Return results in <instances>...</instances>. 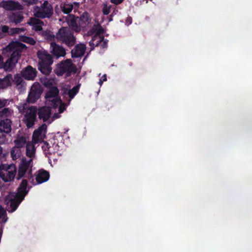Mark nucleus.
I'll use <instances>...</instances> for the list:
<instances>
[{
	"mask_svg": "<svg viewBox=\"0 0 252 252\" xmlns=\"http://www.w3.org/2000/svg\"><path fill=\"white\" fill-rule=\"evenodd\" d=\"M26 48L25 44L18 41L9 43L5 48L9 58L5 62H3L0 68H2L7 72L12 71L20 59L23 49Z\"/></svg>",
	"mask_w": 252,
	"mask_h": 252,
	"instance_id": "nucleus-1",
	"label": "nucleus"
},
{
	"mask_svg": "<svg viewBox=\"0 0 252 252\" xmlns=\"http://www.w3.org/2000/svg\"><path fill=\"white\" fill-rule=\"evenodd\" d=\"M32 168V159H27L26 158H22L18 166L16 179L20 180L22 178H27L30 183L34 185H36L34 181Z\"/></svg>",
	"mask_w": 252,
	"mask_h": 252,
	"instance_id": "nucleus-2",
	"label": "nucleus"
},
{
	"mask_svg": "<svg viewBox=\"0 0 252 252\" xmlns=\"http://www.w3.org/2000/svg\"><path fill=\"white\" fill-rule=\"evenodd\" d=\"M37 56L39 59L38 69L45 75H49L52 70L51 65L53 63L52 56L46 51H38Z\"/></svg>",
	"mask_w": 252,
	"mask_h": 252,
	"instance_id": "nucleus-3",
	"label": "nucleus"
},
{
	"mask_svg": "<svg viewBox=\"0 0 252 252\" xmlns=\"http://www.w3.org/2000/svg\"><path fill=\"white\" fill-rule=\"evenodd\" d=\"M56 38L60 42L67 47L72 48L76 42V37L73 32L67 27H62L56 33Z\"/></svg>",
	"mask_w": 252,
	"mask_h": 252,
	"instance_id": "nucleus-4",
	"label": "nucleus"
},
{
	"mask_svg": "<svg viewBox=\"0 0 252 252\" xmlns=\"http://www.w3.org/2000/svg\"><path fill=\"white\" fill-rule=\"evenodd\" d=\"M17 168L14 164H2L0 165V179L4 182L13 181L16 177Z\"/></svg>",
	"mask_w": 252,
	"mask_h": 252,
	"instance_id": "nucleus-5",
	"label": "nucleus"
},
{
	"mask_svg": "<svg viewBox=\"0 0 252 252\" xmlns=\"http://www.w3.org/2000/svg\"><path fill=\"white\" fill-rule=\"evenodd\" d=\"M34 16L38 18H49L53 14L52 5L47 0L44 1L41 7L35 6L33 9Z\"/></svg>",
	"mask_w": 252,
	"mask_h": 252,
	"instance_id": "nucleus-6",
	"label": "nucleus"
},
{
	"mask_svg": "<svg viewBox=\"0 0 252 252\" xmlns=\"http://www.w3.org/2000/svg\"><path fill=\"white\" fill-rule=\"evenodd\" d=\"M77 68L71 59H66L57 64L56 74L63 75L66 73L67 76H69L72 73H75Z\"/></svg>",
	"mask_w": 252,
	"mask_h": 252,
	"instance_id": "nucleus-7",
	"label": "nucleus"
},
{
	"mask_svg": "<svg viewBox=\"0 0 252 252\" xmlns=\"http://www.w3.org/2000/svg\"><path fill=\"white\" fill-rule=\"evenodd\" d=\"M43 89L40 84L34 83L29 92L27 101L29 103H35L40 98Z\"/></svg>",
	"mask_w": 252,
	"mask_h": 252,
	"instance_id": "nucleus-8",
	"label": "nucleus"
},
{
	"mask_svg": "<svg viewBox=\"0 0 252 252\" xmlns=\"http://www.w3.org/2000/svg\"><path fill=\"white\" fill-rule=\"evenodd\" d=\"M37 109L36 106H32L26 112L23 120L27 127L29 128L32 127L36 121Z\"/></svg>",
	"mask_w": 252,
	"mask_h": 252,
	"instance_id": "nucleus-9",
	"label": "nucleus"
},
{
	"mask_svg": "<svg viewBox=\"0 0 252 252\" xmlns=\"http://www.w3.org/2000/svg\"><path fill=\"white\" fill-rule=\"evenodd\" d=\"M0 6L6 10H20L23 9V6L18 1L12 0H2L0 3Z\"/></svg>",
	"mask_w": 252,
	"mask_h": 252,
	"instance_id": "nucleus-10",
	"label": "nucleus"
},
{
	"mask_svg": "<svg viewBox=\"0 0 252 252\" xmlns=\"http://www.w3.org/2000/svg\"><path fill=\"white\" fill-rule=\"evenodd\" d=\"M47 132V126L45 124H43L39 127L35 129L32 134V141L34 144H37L43 141V136Z\"/></svg>",
	"mask_w": 252,
	"mask_h": 252,
	"instance_id": "nucleus-11",
	"label": "nucleus"
},
{
	"mask_svg": "<svg viewBox=\"0 0 252 252\" xmlns=\"http://www.w3.org/2000/svg\"><path fill=\"white\" fill-rule=\"evenodd\" d=\"M21 74L26 80H33L36 76L37 71L32 66L28 65L21 71Z\"/></svg>",
	"mask_w": 252,
	"mask_h": 252,
	"instance_id": "nucleus-12",
	"label": "nucleus"
},
{
	"mask_svg": "<svg viewBox=\"0 0 252 252\" xmlns=\"http://www.w3.org/2000/svg\"><path fill=\"white\" fill-rule=\"evenodd\" d=\"M27 186L28 180L26 179H23L17 189V192L15 195L18 198H20L21 200H23L26 195L28 193Z\"/></svg>",
	"mask_w": 252,
	"mask_h": 252,
	"instance_id": "nucleus-13",
	"label": "nucleus"
},
{
	"mask_svg": "<svg viewBox=\"0 0 252 252\" xmlns=\"http://www.w3.org/2000/svg\"><path fill=\"white\" fill-rule=\"evenodd\" d=\"M38 118L43 122H46L51 116V110L49 107L44 106L40 108L37 113Z\"/></svg>",
	"mask_w": 252,
	"mask_h": 252,
	"instance_id": "nucleus-14",
	"label": "nucleus"
},
{
	"mask_svg": "<svg viewBox=\"0 0 252 252\" xmlns=\"http://www.w3.org/2000/svg\"><path fill=\"white\" fill-rule=\"evenodd\" d=\"M86 49V45L84 44L79 43L75 46V47L71 51V57L77 58L82 57Z\"/></svg>",
	"mask_w": 252,
	"mask_h": 252,
	"instance_id": "nucleus-15",
	"label": "nucleus"
},
{
	"mask_svg": "<svg viewBox=\"0 0 252 252\" xmlns=\"http://www.w3.org/2000/svg\"><path fill=\"white\" fill-rule=\"evenodd\" d=\"M12 121L10 119H0V131L9 134L12 130Z\"/></svg>",
	"mask_w": 252,
	"mask_h": 252,
	"instance_id": "nucleus-16",
	"label": "nucleus"
},
{
	"mask_svg": "<svg viewBox=\"0 0 252 252\" xmlns=\"http://www.w3.org/2000/svg\"><path fill=\"white\" fill-rule=\"evenodd\" d=\"M49 178V172L43 169H41L37 171L35 179L37 184H41L47 182Z\"/></svg>",
	"mask_w": 252,
	"mask_h": 252,
	"instance_id": "nucleus-17",
	"label": "nucleus"
},
{
	"mask_svg": "<svg viewBox=\"0 0 252 252\" xmlns=\"http://www.w3.org/2000/svg\"><path fill=\"white\" fill-rule=\"evenodd\" d=\"M51 46L53 48L52 53L54 56L57 57V58L60 57H64L65 55V50L62 46H60L56 43H52Z\"/></svg>",
	"mask_w": 252,
	"mask_h": 252,
	"instance_id": "nucleus-18",
	"label": "nucleus"
},
{
	"mask_svg": "<svg viewBox=\"0 0 252 252\" xmlns=\"http://www.w3.org/2000/svg\"><path fill=\"white\" fill-rule=\"evenodd\" d=\"M12 81L16 85L17 89L20 92L25 89L26 83L23 78L19 74H16L14 77V79H12Z\"/></svg>",
	"mask_w": 252,
	"mask_h": 252,
	"instance_id": "nucleus-19",
	"label": "nucleus"
},
{
	"mask_svg": "<svg viewBox=\"0 0 252 252\" xmlns=\"http://www.w3.org/2000/svg\"><path fill=\"white\" fill-rule=\"evenodd\" d=\"M12 75L10 74H7L3 78H0V90L5 89L11 86Z\"/></svg>",
	"mask_w": 252,
	"mask_h": 252,
	"instance_id": "nucleus-20",
	"label": "nucleus"
},
{
	"mask_svg": "<svg viewBox=\"0 0 252 252\" xmlns=\"http://www.w3.org/2000/svg\"><path fill=\"white\" fill-rule=\"evenodd\" d=\"M103 39H104L103 35H94L89 42V45L91 46V50H93L95 47L99 46Z\"/></svg>",
	"mask_w": 252,
	"mask_h": 252,
	"instance_id": "nucleus-21",
	"label": "nucleus"
},
{
	"mask_svg": "<svg viewBox=\"0 0 252 252\" xmlns=\"http://www.w3.org/2000/svg\"><path fill=\"white\" fill-rule=\"evenodd\" d=\"M22 201L23 200H21L20 198L15 196L14 198L11 199L9 207L7 209V211L9 213H12L16 211Z\"/></svg>",
	"mask_w": 252,
	"mask_h": 252,
	"instance_id": "nucleus-22",
	"label": "nucleus"
},
{
	"mask_svg": "<svg viewBox=\"0 0 252 252\" xmlns=\"http://www.w3.org/2000/svg\"><path fill=\"white\" fill-rule=\"evenodd\" d=\"M79 20L80 24L82 27H84L88 25L90 23L91 21V18L90 17L89 13L85 11L80 15Z\"/></svg>",
	"mask_w": 252,
	"mask_h": 252,
	"instance_id": "nucleus-23",
	"label": "nucleus"
},
{
	"mask_svg": "<svg viewBox=\"0 0 252 252\" xmlns=\"http://www.w3.org/2000/svg\"><path fill=\"white\" fill-rule=\"evenodd\" d=\"M24 19V17L21 12H15L12 13L9 17L10 21L17 24L21 22Z\"/></svg>",
	"mask_w": 252,
	"mask_h": 252,
	"instance_id": "nucleus-24",
	"label": "nucleus"
},
{
	"mask_svg": "<svg viewBox=\"0 0 252 252\" xmlns=\"http://www.w3.org/2000/svg\"><path fill=\"white\" fill-rule=\"evenodd\" d=\"M59 90L56 86H53L49 88V91L45 94L46 99H50L52 97H55L58 96Z\"/></svg>",
	"mask_w": 252,
	"mask_h": 252,
	"instance_id": "nucleus-25",
	"label": "nucleus"
},
{
	"mask_svg": "<svg viewBox=\"0 0 252 252\" xmlns=\"http://www.w3.org/2000/svg\"><path fill=\"white\" fill-rule=\"evenodd\" d=\"M35 152V148L33 143L28 142L26 145V155L27 157L32 158Z\"/></svg>",
	"mask_w": 252,
	"mask_h": 252,
	"instance_id": "nucleus-26",
	"label": "nucleus"
},
{
	"mask_svg": "<svg viewBox=\"0 0 252 252\" xmlns=\"http://www.w3.org/2000/svg\"><path fill=\"white\" fill-rule=\"evenodd\" d=\"M15 146L19 148L24 147L27 143L26 139L23 136L18 137L14 141Z\"/></svg>",
	"mask_w": 252,
	"mask_h": 252,
	"instance_id": "nucleus-27",
	"label": "nucleus"
},
{
	"mask_svg": "<svg viewBox=\"0 0 252 252\" xmlns=\"http://www.w3.org/2000/svg\"><path fill=\"white\" fill-rule=\"evenodd\" d=\"M53 146L54 145L51 146L47 142H44L43 145L42 146V148L46 154L52 155L55 152Z\"/></svg>",
	"mask_w": 252,
	"mask_h": 252,
	"instance_id": "nucleus-28",
	"label": "nucleus"
},
{
	"mask_svg": "<svg viewBox=\"0 0 252 252\" xmlns=\"http://www.w3.org/2000/svg\"><path fill=\"white\" fill-rule=\"evenodd\" d=\"M73 4L71 3H64L61 5L62 11L64 14L70 13L73 9Z\"/></svg>",
	"mask_w": 252,
	"mask_h": 252,
	"instance_id": "nucleus-29",
	"label": "nucleus"
},
{
	"mask_svg": "<svg viewBox=\"0 0 252 252\" xmlns=\"http://www.w3.org/2000/svg\"><path fill=\"white\" fill-rule=\"evenodd\" d=\"M81 84H78L76 86L73 87L72 89L69 90L68 92V95L70 99H72L79 92Z\"/></svg>",
	"mask_w": 252,
	"mask_h": 252,
	"instance_id": "nucleus-30",
	"label": "nucleus"
},
{
	"mask_svg": "<svg viewBox=\"0 0 252 252\" xmlns=\"http://www.w3.org/2000/svg\"><path fill=\"white\" fill-rule=\"evenodd\" d=\"M10 153L13 159H17L20 157L21 154L20 148L14 146L11 149Z\"/></svg>",
	"mask_w": 252,
	"mask_h": 252,
	"instance_id": "nucleus-31",
	"label": "nucleus"
},
{
	"mask_svg": "<svg viewBox=\"0 0 252 252\" xmlns=\"http://www.w3.org/2000/svg\"><path fill=\"white\" fill-rule=\"evenodd\" d=\"M11 115V110L9 108H4L0 111V119H9Z\"/></svg>",
	"mask_w": 252,
	"mask_h": 252,
	"instance_id": "nucleus-32",
	"label": "nucleus"
},
{
	"mask_svg": "<svg viewBox=\"0 0 252 252\" xmlns=\"http://www.w3.org/2000/svg\"><path fill=\"white\" fill-rule=\"evenodd\" d=\"M92 30L95 33L94 35H100L101 34H103L104 32V30L99 24L94 25Z\"/></svg>",
	"mask_w": 252,
	"mask_h": 252,
	"instance_id": "nucleus-33",
	"label": "nucleus"
},
{
	"mask_svg": "<svg viewBox=\"0 0 252 252\" xmlns=\"http://www.w3.org/2000/svg\"><path fill=\"white\" fill-rule=\"evenodd\" d=\"M37 21V20L31 19L28 24L30 25H33L34 29L36 31H40L42 30V27L38 24Z\"/></svg>",
	"mask_w": 252,
	"mask_h": 252,
	"instance_id": "nucleus-34",
	"label": "nucleus"
},
{
	"mask_svg": "<svg viewBox=\"0 0 252 252\" xmlns=\"http://www.w3.org/2000/svg\"><path fill=\"white\" fill-rule=\"evenodd\" d=\"M26 31L25 28H11L9 32V35H14L15 34H19L21 32H24Z\"/></svg>",
	"mask_w": 252,
	"mask_h": 252,
	"instance_id": "nucleus-35",
	"label": "nucleus"
},
{
	"mask_svg": "<svg viewBox=\"0 0 252 252\" xmlns=\"http://www.w3.org/2000/svg\"><path fill=\"white\" fill-rule=\"evenodd\" d=\"M52 98L53 99L50 100L51 102V104L54 107H57L59 104L62 103L61 98L58 96L52 97Z\"/></svg>",
	"mask_w": 252,
	"mask_h": 252,
	"instance_id": "nucleus-36",
	"label": "nucleus"
},
{
	"mask_svg": "<svg viewBox=\"0 0 252 252\" xmlns=\"http://www.w3.org/2000/svg\"><path fill=\"white\" fill-rule=\"evenodd\" d=\"M41 82L45 87L50 88V87H53V80H52L45 79L43 81H42Z\"/></svg>",
	"mask_w": 252,
	"mask_h": 252,
	"instance_id": "nucleus-37",
	"label": "nucleus"
},
{
	"mask_svg": "<svg viewBox=\"0 0 252 252\" xmlns=\"http://www.w3.org/2000/svg\"><path fill=\"white\" fill-rule=\"evenodd\" d=\"M69 25L76 32H78L80 30L76 21L74 19L71 20Z\"/></svg>",
	"mask_w": 252,
	"mask_h": 252,
	"instance_id": "nucleus-38",
	"label": "nucleus"
},
{
	"mask_svg": "<svg viewBox=\"0 0 252 252\" xmlns=\"http://www.w3.org/2000/svg\"><path fill=\"white\" fill-rule=\"evenodd\" d=\"M6 134L0 131V144H3L6 142Z\"/></svg>",
	"mask_w": 252,
	"mask_h": 252,
	"instance_id": "nucleus-39",
	"label": "nucleus"
},
{
	"mask_svg": "<svg viewBox=\"0 0 252 252\" xmlns=\"http://www.w3.org/2000/svg\"><path fill=\"white\" fill-rule=\"evenodd\" d=\"M26 5H30L36 4L38 0H22Z\"/></svg>",
	"mask_w": 252,
	"mask_h": 252,
	"instance_id": "nucleus-40",
	"label": "nucleus"
},
{
	"mask_svg": "<svg viewBox=\"0 0 252 252\" xmlns=\"http://www.w3.org/2000/svg\"><path fill=\"white\" fill-rule=\"evenodd\" d=\"M110 11V7L105 4L102 9V12L104 15H107L109 14Z\"/></svg>",
	"mask_w": 252,
	"mask_h": 252,
	"instance_id": "nucleus-41",
	"label": "nucleus"
},
{
	"mask_svg": "<svg viewBox=\"0 0 252 252\" xmlns=\"http://www.w3.org/2000/svg\"><path fill=\"white\" fill-rule=\"evenodd\" d=\"M1 31L4 33H8L9 34V28L8 26L4 25L1 27Z\"/></svg>",
	"mask_w": 252,
	"mask_h": 252,
	"instance_id": "nucleus-42",
	"label": "nucleus"
},
{
	"mask_svg": "<svg viewBox=\"0 0 252 252\" xmlns=\"http://www.w3.org/2000/svg\"><path fill=\"white\" fill-rule=\"evenodd\" d=\"M7 100L5 99H0V109L4 107L7 105Z\"/></svg>",
	"mask_w": 252,
	"mask_h": 252,
	"instance_id": "nucleus-43",
	"label": "nucleus"
},
{
	"mask_svg": "<svg viewBox=\"0 0 252 252\" xmlns=\"http://www.w3.org/2000/svg\"><path fill=\"white\" fill-rule=\"evenodd\" d=\"M99 46H100L102 48H105L107 47V40L103 39L102 41H101V44H99Z\"/></svg>",
	"mask_w": 252,
	"mask_h": 252,
	"instance_id": "nucleus-44",
	"label": "nucleus"
},
{
	"mask_svg": "<svg viewBox=\"0 0 252 252\" xmlns=\"http://www.w3.org/2000/svg\"><path fill=\"white\" fill-rule=\"evenodd\" d=\"M6 216V211L0 206V217L2 218L3 217Z\"/></svg>",
	"mask_w": 252,
	"mask_h": 252,
	"instance_id": "nucleus-45",
	"label": "nucleus"
},
{
	"mask_svg": "<svg viewBox=\"0 0 252 252\" xmlns=\"http://www.w3.org/2000/svg\"><path fill=\"white\" fill-rule=\"evenodd\" d=\"M124 0H110V1L116 5L120 4L123 2Z\"/></svg>",
	"mask_w": 252,
	"mask_h": 252,
	"instance_id": "nucleus-46",
	"label": "nucleus"
},
{
	"mask_svg": "<svg viewBox=\"0 0 252 252\" xmlns=\"http://www.w3.org/2000/svg\"><path fill=\"white\" fill-rule=\"evenodd\" d=\"M29 42L31 45H34L35 44V41L32 37L28 38Z\"/></svg>",
	"mask_w": 252,
	"mask_h": 252,
	"instance_id": "nucleus-47",
	"label": "nucleus"
},
{
	"mask_svg": "<svg viewBox=\"0 0 252 252\" xmlns=\"http://www.w3.org/2000/svg\"><path fill=\"white\" fill-rule=\"evenodd\" d=\"M65 109V107L64 106L60 105L59 108V112L60 113H63Z\"/></svg>",
	"mask_w": 252,
	"mask_h": 252,
	"instance_id": "nucleus-48",
	"label": "nucleus"
},
{
	"mask_svg": "<svg viewBox=\"0 0 252 252\" xmlns=\"http://www.w3.org/2000/svg\"><path fill=\"white\" fill-rule=\"evenodd\" d=\"M2 218V221L3 222V223H5L7 220H8V218L7 216H5V217H3Z\"/></svg>",
	"mask_w": 252,
	"mask_h": 252,
	"instance_id": "nucleus-49",
	"label": "nucleus"
},
{
	"mask_svg": "<svg viewBox=\"0 0 252 252\" xmlns=\"http://www.w3.org/2000/svg\"><path fill=\"white\" fill-rule=\"evenodd\" d=\"M3 58L1 55H0V66L1 65V63H3Z\"/></svg>",
	"mask_w": 252,
	"mask_h": 252,
	"instance_id": "nucleus-50",
	"label": "nucleus"
},
{
	"mask_svg": "<svg viewBox=\"0 0 252 252\" xmlns=\"http://www.w3.org/2000/svg\"><path fill=\"white\" fill-rule=\"evenodd\" d=\"M102 79V80L103 81H106L107 80V78H106V74H104L103 75V76L102 77V78H101Z\"/></svg>",
	"mask_w": 252,
	"mask_h": 252,
	"instance_id": "nucleus-51",
	"label": "nucleus"
},
{
	"mask_svg": "<svg viewBox=\"0 0 252 252\" xmlns=\"http://www.w3.org/2000/svg\"><path fill=\"white\" fill-rule=\"evenodd\" d=\"M103 82H104V81L102 80V79H100L99 81V82H98V84H99L100 86H101V85L102 84V83H103Z\"/></svg>",
	"mask_w": 252,
	"mask_h": 252,
	"instance_id": "nucleus-52",
	"label": "nucleus"
},
{
	"mask_svg": "<svg viewBox=\"0 0 252 252\" xmlns=\"http://www.w3.org/2000/svg\"><path fill=\"white\" fill-rule=\"evenodd\" d=\"M2 153V148L0 146V156L1 155Z\"/></svg>",
	"mask_w": 252,
	"mask_h": 252,
	"instance_id": "nucleus-53",
	"label": "nucleus"
},
{
	"mask_svg": "<svg viewBox=\"0 0 252 252\" xmlns=\"http://www.w3.org/2000/svg\"><path fill=\"white\" fill-rule=\"evenodd\" d=\"M74 4H75V5H76L77 6H79V3H78L75 2V3H74Z\"/></svg>",
	"mask_w": 252,
	"mask_h": 252,
	"instance_id": "nucleus-54",
	"label": "nucleus"
},
{
	"mask_svg": "<svg viewBox=\"0 0 252 252\" xmlns=\"http://www.w3.org/2000/svg\"><path fill=\"white\" fill-rule=\"evenodd\" d=\"M112 18H110V19H109V21H112Z\"/></svg>",
	"mask_w": 252,
	"mask_h": 252,
	"instance_id": "nucleus-55",
	"label": "nucleus"
}]
</instances>
